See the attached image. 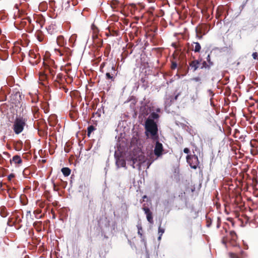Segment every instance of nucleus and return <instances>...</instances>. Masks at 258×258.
<instances>
[{"label":"nucleus","instance_id":"obj_4","mask_svg":"<svg viewBox=\"0 0 258 258\" xmlns=\"http://www.w3.org/2000/svg\"><path fill=\"white\" fill-rule=\"evenodd\" d=\"M186 160L190 166L194 169H196L198 165V158L196 156H190L188 155Z\"/></svg>","mask_w":258,"mask_h":258},{"label":"nucleus","instance_id":"obj_23","mask_svg":"<svg viewBox=\"0 0 258 258\" xmlns=\"http://www.w3.org/2000/svg\"><path fill=\"white\" fill-rule=\"evenodd\" d=\"M231 234L232 236L233 237L234 235H235V233L234 232H231Z\"/></svg>","mask_w":258,"mask_h":258},{"label":"nucleus","instance_id":"obj_22","mask_svg":"<svg viewBox=\"0 0 258 258\" xmlns=\"http://www.w3.org/2000/svg\"><path fill=\"white\" fill-rule=\"evenodd\" d=\"M172 68L175 69L176 67V64L173 63L172 66Z\"/></svg>","mask_w":258,"mask_h":258},{"label":"nucleus","instance_id":"obj_9","mask_svg":"<svg viewBox=\"0 0 258 258\" xmlns=\"http://www.w3.org/2000/svg\"><path fill=\"white\" fill-rule=\"evenodd\" d=\"M194 46H193L195 52H199L201 49V46L198 42L194 43Z\"/></svg>","mask_w":258,"mask_h":258},{"label":"nucleus","instance_id":"obj_16","mask_svg":"<svg viewBox=\"0 0 258 258\" xmlns=\"http://www.w3.org/2000/svg\"><path fill=\"white\" fill-rule=\"evenodd\" d=\"M258 54L256 52H254L252 53V56L254 59H256L257 57Z\"/></svg>","mask_w":258,"mask_h":258},{"label":"nucleus","instance_id":"obj_10","mask_svg":"<svg viewBox=\"0 0 258 258\" xmlns=\"http://www.w3.org/2000/svg\"><path fill=\"white\" fill-rule=\"evenodd\" d=\"M94 130V127L91 125L88 127V136H90L91 133Z\"/></svg>","mask_w":258,"mask_h":258},{"label":"nucleus","instance_id":"obj_15","mask_svg":"<svg viewBox=\"0 0 258 258\" xmlns=\"http://www.w3.org/2000/svg\"><path fill=\"white\" fill-rule=\"evenodd\" d=\"M63 40V37L62 36H59L57 38V42L58 44L60 45H61L62 44L61 43V42H62V40Z\"/></svg>","mask_w":258,"mask_h":258},{"label":"nucleus","instance_id":"obj_11","mask_svg":"<svg viewBox=\"0 0 258 258\" xmlns=\"http://www.w3.org/2000/svg\"><path fill=\"white\" fill-rule=\"evenodd\" d=\"M147 220L148 221L150 222V223H152V214L151 213H148L147 215Z\"/></svg>","mask_w":258,"mask_h":258},{"label":"nucleus","instance_id":"obj_21","mask_svg":"<svg viewBox=\"0 0 258 258\" xmlns=\"http://www.w3.org/2000/svg\"><path fill=\"white\" fill-rule=\"evenodd\" d=\"M14 177V175L13 174H10L9 176H8V178H9V179L10 180H11L12 178H13V177Z\"/></svg>","mask_w":258,"mask_h":258},{"label":"nucleus","instance_id":"obj_3","mask_svg":"<svg viewBox=\"0 0 258 258\" xmlns=\"http://www.w3.org/2000/svg\"><path fill=\"white\" fill-rule=\"evenodd\" d=\"M26 119L21 117H17L15 119L13 124V130L16 134H19L22 132L26 125Z\"/></svg>","mask_w":258,"mask_h":258},{"label":"nucleus","instance_id":"obj_12","mask_svg":"<svg viewBox=\"0 0 258 258\" xmlns=\"http://www.w3.org/2000/svg\"><path fill=\"white\" fill-rule=\"evenodd\" d=\"M158 231H159V233L160 234V236L158 238V239L160 240L161 239V236L163 234V233H164V229H162L161 227L160 226L159 227V230H158Z\"/></svg>","mask_w":258,"mask_h":258},{"label":"nucleus","instance_id":"obj_20","mask_svg":"<svg viewBox=\"0 0 258 258\" xmlns=\"http://www.w3.org/2000/svg\"><path fill=\"white\" fill-rule=\"evenodd\" d=\"M106 76L108 79H111L112 77L110 76V74L107 73L106 74Z\"/></svg>","mask_w":258,"mask_h":258},{"label":"nucleus","instance_id":"obj_2","mask_svg":"<svg viewBox=\"0 0 258 258\" xmlns=\"http://www.w3.org/2000/svg\"><path fill=\"white\" fill-rule=\"evenodd\" d=\"M153 161V159L147 160L144 153L141 151L139 150L137 154L132 157V166L133 168H135L136 166H140L142 164H145L149 168Z\"/></svg>","mask_w":258,"mask_h":258},{"label":"nucleus","instance_id":"obj_8","mask_svg":"<svg viewBox=\"0 0 258 258\" xmlns=\"http://www.w3.org/2000/svg\"><path fill=\"white\" fill-rule=\"evenodd\" d=\"M61 171L63 174L66 176H69L71 173V170L69 168L67 167L62 168Z\"/></svg>","mask_w":258,"mask_h":258},{"label":"nucleus","instance_id":"obj_5","mask_svg":"<svg viewBox=\"0 0 258 258\" xmlns=\"http://www.w3.org/2000/svg\"><path fill=\"white\" fill-rule=\"evenodd\" d=\"M163 146L161 143L157 142L154 149V154L157 157H159L161 156L163 152Z\"/></svg>","mask_w":258,"mask_h":258},{"label":"nucleus","instance_id":"obj_14","mask_svg":"<svg viewBox=\"0 0 258 258\" xmlns=\"http://www.w3.org/2000/svg\"><path fill=\"white\" fill-rule=\"evenodd\" d=\"M150 117L152 118V119H157V118H158L159 115L157 113L154 112L150 115Z\"/></svg>","mask_w":258,"mask_h":258},{"label":"nucleus","instance_id":"obj_6","mask_svg":"<svg viewBox=\"0 0 258 258\" xmlns=\"http://www.w3.org/2000/svg\"><path fill=\"white\" fill-rule=\"evenodd\" d=\"M12 164H15V165L20 164L22 163V160L19 156H14L12 160L11 161Z\"/></svg>","mask_w":258,"mask_h":258},{"label":"nucleus","instance_id":"obj_1","mask_svg":"<svg viewBox=\"0 0 258 258\" xmlns=\"http://www.w3.org/2000/svg\"><path fill=\"white\" fill-rule=\"evenodd\" d=\"M146 135L148 138L153 140L158 139L157 126L154 121L149 118L145 123Z\"/></svg>","mask_w":258,"mask_h":258},{"label":"nucleus","instance_id":"obj_13","mask_svg":"<svg viewBox=\"0 0 258 258\" xmlns=\"http://www.w3.org/2000/svg\"><path fill=\"white\" fill-rule=\"evenodd\" d=\"M229 255L230 258H242L234 253H229Z\"/></svg>","mask_w":258,"mask_h":258},{"label":"nucleus","instance_id":"obj_19","mask_svg":"<svg viewBox=\"0 0 258 258\" xmlns=\"http://www.w3.org/2000/svg\"><path fill=\"white\" fill-rule=\"evenodd\" d=\"M183 151L185 153L188 154L189 152V150L188 148H186L184 149Z\"/></svg>","mask_w":258,"mask_h":258},{"label":"nucleus","instance_id":"obj_24","mask_svg":"<svg viewBox=\"0 0 258 258\" xmlns=\"http://www.w3.org/2000/svg\"><path fill=\"white\" fill-rule=\"evenodd\" d=\"M160 111V109H158L157 110V111Z\"/></svg>","mask_w":258,"mask_h":258},{"label":"nucleus","instance_id":"obj_18","mask_svg":"<svg viewBox=\"0 0 258 258\" xmlns=\"http://www.w3.org/2000/svg\"><path fill=\"white\" fill-rule=\"evenodd\" d=\"M138 233L139 234H140L141 235H142V234L140 232L141 230H142V228H141V226L138 225Z\"/></svg>","mask_w":258,"mask_h":258},{"label":"nucleus","instance_id":"obj_7","mask_svg":"<svg viewBox=\"0 0 258 258\" xmlns=\"http://www.w3.org/2000/svg\"><path fill=\"white\" fill-rule=\"evenodd\" d=\"M116 163L118 167H124L125 166V161L121 159H118L116 160Z\"/></svg>","mask_w":258,"mask_h":258},{"label":"nucleus","instance_id":"obj_17","mask_svg":"<svg viewBox=\"0 0 258 258\" xmlns=\"http://www.w3.org/2000/svg\"><path fill=\"white\" fill-rule=\"evenodd\" d=\"M144 210L146 214V215H147L148 213H151V212L148 208H144Z\"/></svg>","mask_w":258,"mask_h":258}]
</instances>
